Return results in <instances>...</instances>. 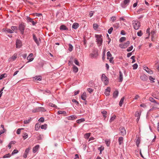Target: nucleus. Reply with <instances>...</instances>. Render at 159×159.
I'll return each instance as SVG.
<instances>
[{"label": "nucleus", "instance_id": "1", "mask_svg": "<svg viewBox=\"0 0 159 159\" xmlns=\"http://www.w3.org/2000/svg\"><path fill=\"white\" fill-rule=\"evenodd\" d=\"M101 35H95V37L96 38V42L98 47H100L102 44V40Z\"/></svg>", "mask_w": 159, "mask_h": 159}, {"label": "nucleus", "instance_id": "2", "mask_svg": "<svg viewBox=\"0 0 159 159\" xmlns=\"http://www.w3.org/2000/svg\"><path fill=\"white\" fill-rule=\"evenodd\" d=\"M25 27V24L24 23H22L19 25L18 27V29L20 32V33L22 34H24V31Z\"/></svg>", "mask_w": 159, "mask_h": 159}, {"label": "nucleus", "instance_id": "3", "mask_svg": "<svg viewBox=\"0 0 159 159\" xmlns=\"http://www.w3.org/2000/svg\"><path fill=\"white\" fill-rule=\"evenodd\" d=\"M132 25L134 28L136 30H138L140 26V22L136 20L133 21Z\"/></svg>", "mask_w": 159, "mask_h": 159}, {"label": "nucleus", "instance_id": "4", "mask_svg": "<svg viewBox=\"0 0 159 159\" xmlns=\"http://www.w3.org/2000/svg\"><path fill=\"white\" fill-rule=\"evenodd\" d=\"M101 80L103 82L104 84L105 85H106L108 84L109 82L108 79L105 74H103L102 75Z\"/></svg>", "mask_w": 159, "mask_h": 159}, {"label": "nucleus", "instance_id": "5", "mask_svg": "<svg viewBox=\"0 0 159 159\" xmlns=\"http://www.w3.org/2000/svg\"><path fill=\"white\" fill-rule=\"evenodd\" d=\"M119 134L122 136H124L126 134V130L123 127H120L119 129Z\"/></svg>", "mask_w": 159, "mask_h": 159}, {"label": "nucleus", "instance_id": "6", "mask_svg": "<svg viewBox=\"0 0 159 159\" xmlns=\"http://www.w3.org/2000/svg\"><path fill=\"white\" fill-rule=\"evenodd\" d=\"M22 45L21 41L20 39H17L16 43V47L17 48H20L22 46Z\"/></svg>", "mask_w": 159, "mask_h": 159}, {"label": "nucleus", "instance_id": "7", "mask_svg": "<svg viewBox=\"0 0 159 159\" xmlns=\"http://www.w3.org/2000/svg\"><path fill=\"white\" fill-rule=\"evenodd\" d=\"M26 20L28 22H31L33 25H35L36 24V22H35L33 20V19L30 18L29 17L27 16Z\"/></svg>", "mask_w": 159, "mask_h": 159}, {"label": "nucleus", "instance_id": "8", "mask_svg": "<svg viewBox=\"0 0 159 159\" xmlns=\"http://www.w3.org/2000/svg\"><path fill=\"white\" fill-rule=\"evenodd\" d=\"M130 0H124L123 3H122L121 5L123 8H125L128 5L130 2Z\"/></svg>", "mask_w": 159, "mask_h": 159}, {"label": "nucleus", "instance_id": "9", "mask_svg": "<svg viewBox=\"0 0 159 159\" xmlns=\"http://www.w3.org/2000/svg\"><path fill=\"white\" fill-rule=\"evenodd\" d=\"M143 69L150 74H152L153 73V71L146 66H143Z\"/></svg>", "mask_w": 159, "mask_h": 159}, {"label": "nucleus", "instance_id": "10", "mask_svg": "<svg viewBox=\"0 0 159 159\" xmlns=\"http://www.w3.org/2000/svg\"><path fill=\"white\" fill-rule=\"evenodd\" d=\"M130 44V42L129 41H127L126 43H124L123 44H120V47L121 48H125L127 47Z\"/></svg>", "mask_w": 159, "mask_h": 159}, {"label": "nucleus", "instance_id": "11", "mask_svg": "<svg viewBox=\"0 0 159 159\" xmlns=\"http://www.w3.org/2000/svg\"><path fill=\"white\" fill-rule=\"evenodd\" d=\"M77 118V117L75 115H71L69 116H68L66 118V119L68 120H73Z\"/></svg>", "mask_w": 159, "mask_h": 159}, {"label": "nucleus", "instance_id": "12", "mask_svg": "<svg viewBox=\"0 0 159 159\" xmlns=\"http://www.w3.org/2000/svg\"><path fill=\"white\" fill-rule=\"evenodd\" d=\"M33 37L34 41L37 44V45L39 46V40L37 39V38L36 37L35 35L34 34H33Z\"/></svg>", "mask_w": 159, "mask_h": 159}, {"label": "nucleus", "instance_id": "13", "mask_svg": "<svg viewBox=\"0 0 159 159\" xmlns=\"http://www.w3.org/2000/svg\"><path fill=\"white\" fill-rule=\"evenodd\" d=\"M141 113V112H139L138 111H136L135 113L134 116L135 117H138L136 120L137 121H138L139 119Z\"/></svg>", "mask_w": 159, "mask_h": 159}, {"label": "nucleus", "instance_id": "14", "mask_svg": "<svg viewBox=\"0 0 159 159\" xmlns=\"http://www.w3.org/2000/svg\"><path fill=\"white\" fill-rule=\"evenodd\" d=\"M33 56V53H30L29 54V56L27 57V60L28 61V62L32 61L33 60L34 58L32 57Z\"/></svg>", "mask_w": 159, "mask_h": 159}, {"label": "nucleus", "instance_id": "15", "mask_svg": "<svg viewBox=\"0 0 159 159\" xmlns=\"http://www.w3.org/2000/svg\"><path fill=\"white\" fill-rule=\"evenodd\" d=\"M140 78L143 81H146L148 80V77L145 74H143L140 76Z\"/></svg>", "mask_w": 159, "mask_h": 159}, {"label": "nucleus", "instance_id": "16", "mask_svg": "<svg viewBox=\"0 0 159 159\" xmlns=\"http://www.w3.org/2000/svg\"><path fill=\"white\" fill-rule=\"evenodd\" d=\"M111 91V89L110 87H108L107 89H106L105 92V94L106 96H108L110 94V93Z\"/></svg>", "mask_w": 159, "mask_h": 159}, {"label": "nucleus", "instance_id": "17", "mask_svg": "<svg viewBox=\"0 0 159 159\" xmlns=\"http://www.w3.org/2000/svg\"><path fill=\"white\" fill-rule=\"evenodd\" d=\"M39 146L38 145H36L34 147L33 149V152L34 153L36 152L38 150L39 148Z\"/></svg>", "mask_w": 159, "mask_h": 159}, {"label": "nucleus", "instance_id": "18", "mask_svg": "<svg viewBox=\"0 0 159 159\" xmlns=\"http://www.w3.org/2000/svg\"><path fill=\"white\" fill-rule=\"evenodd\" d=\"M58 114H62L64 116H67L66 112L65 111H58Z\"/></svg>", "mask_w": 159, "mask_h": 159}, {"label": "nucleus", "instance_id": "19", "mask_svg": "<svg viewBox=\"0 0 159 159\" xmlns=\"http://www.w3.org/2000/svg\"><path fill=\"white\" fill-rule=\"evenodd\" d=\"M79 27V25L78 23H74L72 26V27L74 29H76Z\"/></svg>", "mask_w": 159, "mask_h": 159}, {"label": "nucleus", "instance_id": "20", "mask_svg": "<svg viewBox=\"0 0 159 159\" xmlns=\"http://www.w3.org/2000/svg\"><path fill=\"white\" fill-rule=\"evenodd\" d=\"M81 99L84 100H85L86 99V93L85 92H84L81 95Z\"/></svg>", "mask_w": 159, "mask_h": 159}, {"label": "nucleus", "instance_id": "21", "mask_svg": "<svg viewBox=\"0 0 159 159\" xmlns=\"http://www.w3.org/2000/svg\"><path fill=\"white\" fill-rule=\"evenodd\" d=\"M140 138L139 137H138L136 141V144L138 147H139V144L140 143Z\"/></svg>", "mask_w": 159, "mask_h": 159}, {"label": "nucleus", "instance_id": "22", "mask_svg": "<svg viewBox=\"0 0 159 159\" xmlns=\"http://www.w3.org/2000/svg\"><path fill=\"white\" fill-rule=\"evenodd\" d=\"M3 30L4 31L6 32H7L9 33H12L13 32V31H12V30L9 29H5L4 30V29H3Z\"/></svg>", "mask_w": 159, "mask_h": 159}, {"label": "nucleus", "instance_id": "23", "mask_svg": "<svg viewBox=\"0 0 159 159\" xmlns=\"http://www.w3.org/2000/svg\"><path fill=\"white\" fill-rule=\"evenodd\" d=\"M120 73V76H119V82H121L123 80V75L122 73L120 71L119 72Z\"/></svg>", "mask_w": 159, "mask_h": 159}, {"label": "nucleus", "instance_id": "24", "mask_svg": "<svg viewBox=\"0 0 159 159\" xmlns=\"http://www.w3.org/2000/svg\"><path fill=\"white\" fill-rule=\"evenodd\" d=\"M60 29L61 30H68V28L65 25H62L60 26Z\"/></svg>", "mask_w": 159, "mask_h": 159}, {"label": "nucleus", "instance_id": "25", "mask_svg": "<svg viewBox=\"0 0 159 159\" xmlns=\"http://www.w3.org/2000/svg\"><path fill=\"white\" fill-rule=\"evenodd\" d=\"M123 137H120L118 139V142L120 145L123 142Z\"/></svg>", "mask_w": 159, "mask_h": 159}, {"label": "nucleus", "instance_id": "26", "mask_svg": "<svg viewBox=\"0 0 159 159\" xmlns=\"http://www.w3.org/2000/svg\"><path fill=\"white\" fill-rule=\"evenodd\" d=\"M73 71L75 73H77L78 70V69L77 67L73 65Z\"/></svg>", "mask_w": 159, "mask_h": 159}, {"label": "nucleus", "instance_id": "27", "mask_svg": "<svg viewBox=\"0 0 159 159\" xmlns=\"http://www.w3.org/2000/svg\"><path fill=\"white\" fill-rule=\"evenodd\" d=\"M42 77L41 76H36L34 78V79L35 80H39L41 81L42 80Z\"/></svg>", "mask_w": 159, "mask_h": 159}, {"label": "nucleus", "instance_id": "28", "mask_svg": "<svg viewBox=\"0 0 159 159\" xmlns=\"http://www.w3.org/2000/svg\"><path fill=\"white\" fill-rule=\"evenodd\" d=\"M118 91L117 90H116L113 93V97L115 98H116L118 96Z\"/></svg>", "mask_w": 159, "mask_h": 159}, {"label": "nucleus", "instance_id": "29", "mask_svg": "<svg viewBox=\"0 0 159 159\" xmlns=\"http://www.w3.org/2000/svg\"><path fill=\"white\" fill-rule=\"evenodd\" d=\"M90 56L93 58H95L96 57L98 56V54L97 52L95 53L94 54L91 53L90 54Z\"/></svg>", "mask_w": 159, "mask_h": 159}, {"label": "nucleus", "instance_id": "30", "mask_svg": "<svg viewBox=\"0 0 159 159\" xmlns=\"http://www.w3.org/2000/svg\"><path fill=\"white\" fill-rule=\"evenodd\" d=\"M149 100L151 102L156 103L157 104H159V103L157 102L156 101L152 98L150 97L149 98Z\"/></svg>", "mask_w": 159, "mask_h": 159}, {"label": "nucleus", "instance_id": "31", "mask_svg": "<svg viewBox=\"0 0 159 159\" xmlns=\"http://www.w3.org/2000/svg\"><path fill=\"white\" fill-rule=\"evenodd\" d=\"M40 124L39 123H37L35 126V129L36 130H38L40 127Z\"/></svg>", "mask_w": 159, "mask_h": 159}, {"label": "nucleus", "instance_id": "32", "mask_svg": "<svg viewBox=\"0 0 159 159\" xmlns=\"http://www.w3.org/2000/svg\"><path fill=\"white\" fill-rule=\"evenodd\" d=\"M85 121L84 118H82L77 120L76 122L80 124Z\"/></svg>", "mask_w": 159, "mask_h": 159}, {"label": "nucleus", "instance_id": "33", "mask_svg": "<svg viewBox=\"0 0 159 159\" xmlns=\"http://www.w3.org/2000/svg\"><path fill=\"white\" fill-rule=\"evenodd\" d=\"M124 99H125V97H123L120 99V100L119 102V105L120 107L122 106L123 104V102H124Z\"/></svg>", "mask_w": 159, "mask_h": 159}, {"label": "nucleus", "instance_id": "34", "mask_svg": "<svg viewBox=\"0 0 159 159\" xmlns=\"http://www.w3.org/2000/svg\"><path fill=\"white\" fill-rule=\"evenodd\" d=\"M11 154L8 153V154L5 155L2 158H3L10 157H11Z\"/></svg>", "mask_w": 159, "mask_h": 159}, {"label": "nucleus", "instance_id": "35", "mask_svg": "<svg viewBox=\"0 0 159 159\" xmlns=\"http://www.w3.org/2000/svg\"><path fill=\"white\" fill-rule=\"evenodd\" d=\"M7 75L6 73L2 74L0 76V80L2 79L3 78L6 77L7 76Z\"/></svg>", "mask_w": 159, "mask_h": 159}, {"label": "nucleus", "instance_id": "36", "mask_svg": "<svg viewBox=\"0 0 159 159\" xmlns=\"http://www.w3.org/2000/svg\"><path fill=\"white\" fill-rule=\"evenodd\" d=\"M73 49V47L72 46V45L70 44H69V48H68V50L70 52H71Z\"/></svg>", "mask_w": 159, "mask_h": 159}, {"label": "nucleus", "instance_id": "37", "mask_svg": "<svg viewBox=\"0 0 159 159\" xmlns=\"http://www.w3.org/2000/svg\"><path fill=\"white\" fill-rule=\"evenodd\" d=\"M103 116L105 119L106 117V115L107 114V111H103L101 112Z\"/></svg>", "mask_w": 159, "mask_h": 159}, {"label": "nucleus", "instance_id": "38", "mask_svg": "<svg viewBox=\"0 0 159 159\" xmlns=\"http://www.w3.org/2000/svg\"><path fill=\"white\" fill-rule=\"evenodd\" d=\"M28 137V135L26 133H24L23 134V138L24 140L26 139Z\"/></svg>", "mask_w": 159, "mask_h": 159}, {"label": "nucleus", "instance_id": "39", "mask_svg": "<svg viewBox=\"0 0 159 159\" xmlns=\"http://www.w3.org/2000/svg\"><path fill=\"white\" fill-rule=\"evenodd\" d=\"M39 107L36 108L34 109L33 110L32 112L34 113L38 112L39 111Z\"/></svg>", "mask_w": 159, "mask_h": 159}, {"label": "nucleus", "instance_id": "40", "mask_svg": "<svg viewBox=\"0 0 159 159\" xmlns=\"http://www.w3.org/2000/svg\"><path fill=\"white\" fill-rule=\"evenodd\" d=\"M39 111H41L42 112H45L46 111V110L43 107H39Z\"/></svg>", "mask_w": 159, "mask_h": 159}, {"label": "nucleus", "instance_id": "41", "mask_svg": "<svg viewBox=\"0 0 159 159\" xmlns=\"http://www.w3.org/2000/svg\"><path fill=\"white\" fill-rule=\"evenodd\" d=\"M112 55L110 52L108 51L107 53V59H109L110 57H111Z\"/></svg>", "mask_w": 159, "mask_h": 159}, {"label": "nucleus", "instance_id": "42", "mask_svg": "<svg viewBox=\"0 0 159 159\" xmlns=\"http://www.w3.org/2000/svg\"><path fill=\"white\" fill-rule=\"evenodd\" d=\"M126 38L125 37H122L119 39L120 42H122L126 40Z\"/></svg>", "mask_w": 159, "mask_h": 159}, {"label": "nucleus", "instance_id": "43", "mask_svg": "<svg viewBox=\"0 0 159 159\" xmlns=\"http://www.w3.org/2000/svg\"><path fill=\"white\" fill-rule=\"evenodd\" d=\"M47 125L46 124H44L41 126V128L42 129H46L47 128Z\"/></svg>", "mask_w": 159, "mask_h": 159}, {"label": "nucleus", "instance_id": "44", "mask_svg": "<svg viewBox=\"0 0 159 159\" xmlns=\"http://www.w3.org/2000/svg\"><path fill=\"white\" fill-rule=\"evenodd\" d=\"M93 28L95 30H96L97 29H98V25L97 24H94L93 25Z\"/></svg>", "mask_w": 159, "mask_h": 159}, {"label": "nucleus", "instance_id": "45", "mask_svg": "<svg viewBox=\"0 0 159 159\" xmlns=\"http://www.w3.org/2000/svg\"><path fill=\"white\" fill-rule=\"evenodd\" d=\"M116 118V116H114L111 117V118L110 119V122H112L113 121L115 120V119Z\"/></svg>", "mask_w": 159, "mask_h": 159}, {"label": "nucleus", "instance_id": "46", "mask_svg": "<svg viewBox=\"0 0 159 159\" xmlns=\"http://www.w3.org/2000/svg\"><path fill=\"white\" fill-rule=\"evenodd\" d=\"M11 30H12L13 31L15 30H18V27L17 26H12L11 27Z\"/></svg>", "mask_w": 159, "mask_h": 159}, {"label": "nucleus", "instance_id": "47", "mask_svg": "<svg viewBox=\"0 0 159 159\" xmlns=\"http://www.w3.org/2000/svg\"><path fill=\"white\" fill-rule=\"evenodd\" d=\"M133 48V46H131L130 47H129L127 49V52L130 51H131L132 50Z\"/></svg>", "mask_w": 159, "mask_h": 159}, {"label": "nucleus", "instance_id": "48", "mask_svg": "<svg viewBox=\"0 0 159 159\" xmlns=\"http://www.w3.org/2000/svg\"><path fill=\"white\" fill-rule=\"evenodd\" d=\"M143 35V33L141 30H139L137 33V35L139 36H141Z\"/></svg>", "mask_w": 159, "mask_h": 159}, {"label": "nucleus", "instance_id": "49", "mask_svg": "<svg viewBox=\"0 0 159 159\" xmlns=\"http://www.w3.org/2000/svg\"><path fill=\"white\" fill-rule=\"evenodd\" d=\"M17 55L16 54H14V55L12 57L11 59L13 60H15L17 58Z\"/></svg>", "mask_w": 159, "mask_h": 159}, {"label": "nucleus", "instance_id": "50", "mask_svg": "<svg viewBox=\"0 0 159 159\" xmlns=\"http://www.w3.org/2000/svg\"><path fill=\"white\" fill-rule=\"evenodd\" d=\"M138 65L137 64L135 63L133 65V69L134 70L136 69L138 67Z\"/></svg>", "mask_w": 159, "mask_h": 159}, {"label": "nucleus", "instance_id": "51", "mask_svg": "<svg viewBox=\"0 0 159 159\" xmlns=\"http://www.w3.org/2000/svg\"><path fill=\"white\" fill-rule=\"evenodd\" d=\"M113 30V28L112 27H111L108 31V33L110 34L111 33V32Z\"/></svg>", "mask_w": 159, "mask_h": 159}, {"label": "nucleus", "instance_id": "52", "mask_svg": "<svg viewBox=\"0 0 159 159\" xmlns=\"http://www.w3.org/2000/svg\"><path fill=\"white\" fill-rule=\"evenodd\" d=\"M23 128H21V129H17V130L16 131V133L18 134H19L21 132V130L23 129Z\"/></svg>", "mask_w": 159, "mask_h": 159}, {"label": "nucleus", "instance_id": "53", "mask_svg": "<svg viewBox=\"0 0 159 159\" xmlns=\"http://www.w3.org/2000/svg\"><path fill=\"white\" fill-rule=\"evenodd\" d=\"M18 152V151L17 150H14V151L12 152L11 153V155H14L15 154H16V153H17Z\"/></svg>", "mask_w": 159, "mask_h": 159}, {"label": "nucleus", "instance_id": "54", "mask_svg": "<svg viewBox=\"0 0 159 159\" xmlns=\"http://www.w3.org/2000/svg\"><path fill=\"white\" fill-rule=\"evenodd\" d=\"M30 149L31 148L29 147L26 148L25 151V153L28 154V153L29 152L30 150Z\"/></svg>", "mask_w": 159, "mask_h": 159}, {"label": "nucleus", "instance_id": "55", "mask_svg": "<svg viewBox=\"0 0 159 159\" xmlns=\"http://www.w3.org/2000/svg\"><path fill=\"white\" fill-rule=\"evenodd\" d=\"M74 63L76 65L80 66L79 63L78 61L76 59H75L74 61Z\"/></svg>", "mask_w": 159, "mask_h": 159}, {"label": "nucleus", "instance_id": "56", "mask_svg": "<svg viewBox=\"0 0 159 159\" xmlns=\"http://www.w3.org/2000/svg\"><path fill=\"white\" fill-rule=\"evenodd\" d=\"M149 79L151 80V83H153L154 82V81L153 80H154V79L151 76H150L149 77Z\"/></svg>", "mask_w": 159, "mask_h": 159}, {"label": "nucleus", "instance_id": "57", "mask_svg": "<svg viewBox=\"0 0 159 159\" xmlns=\"http://www.w3.org/2000/svg\"><path fill=\"white\" fill-rule=\"evenodd\" d=\"M105 142L107 146H109L110 145V142L108 140H105Z\"/></svg>", "mask_w": 159, "mask_h": 159}, {"label": "nucleus", "instance_id": "58", "mask_svg": "<svg viewBox=\"0 0 159 159\" xmlns=\"http://www.w3.org/2000/svg\"><path fill=\"white\" fill-rule=\"evenodd\" d=\"M87 90L89 93H91L93 92V89L91 88H89L87 89Z\"/></svg>", "mask_w": 159, "mask_h": 159}, {"label": "nucleus", "instance_id": "59", "mask_svg": "<svg viewBox=\"0 0 159 159\" xmlns=\"http://www.w3.org/2000/svg\"><path fill=\"white\" fill-rule=\"evenodd\" d=\"M44 118L43 117H42L39 120V122H44Z\"/></svg>", "mask_w": 159, "mask_h": 159}, {"label": "nucleus", "instance_id": "60", "mask_svg": "<svg viewBox=\"0 0 159 159\" xmlns=\"http://www.w3.org/2000/svg\"><path fill=\"white\" fill-rule=\"evenodd\" d=\"M72 101L73 102H75V103H76L77 105H78L79 104L78 102L74 99H72Z\"/></svg>", "mask_w": 159, "mask_h": 159}, {"label": "nucleus", "instance_id": "61", "mask_svg": "<svg viewBox=\"0 0 159 159\" xmlns=\"http://www.w3.org/2000/svg\"><path fill=\"white\" fill-rule=\"evenodd\" d=\"M49 105L50 106H51V107H56V106H55L54 104H53V103H49Z\"/></svg>", "mask_w": 159, "mask_h": 159}, {"label": "nucleus", "instance_id": "62", "mask_svg": "<svg viewBox=\"0 0 159 159\" xmlns=\"http://www.w3.org/2000/svg\"><path fill=\"white\" fill-rule=\"evenodd\" d=\"M135 57L134 56H132L131 58L133 60L132 61V63H133L135 61Z\"/></svg>", "mask_w": 159, "mask_h": 159}, {"label": "nucleus", "instance_id": "63", "mask_svg": "<svg viewBox=\"0 0 159 159\" xmlns=\"http://www.w3.org/2000/svg\"><path fill=\"white\" fill-rule=\"evenodd\" d=\"M30 121V119H29L28 120H25L24 121V123L25 124H27Z\"/></svg>", "mask_w": 159, "mask_h": 159}, {"label": "nucleus", "instance_id": "64", "mask_svg": "<svg viewBox=\"0 0 159 159\" xmlns=\"http://www.w3.org/2000/svg\"><path fill=\"white\" fill-rule=\"evenodd\" d=\"M90 133H86L85 134V137L87 138H88L90 136Z\"/></svg>", "mask_w": 159, "mask_h": 159}]
</instances>
